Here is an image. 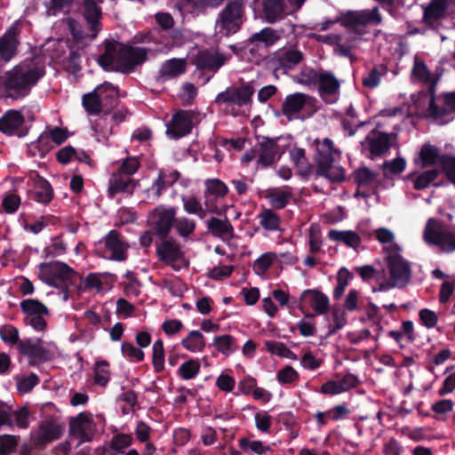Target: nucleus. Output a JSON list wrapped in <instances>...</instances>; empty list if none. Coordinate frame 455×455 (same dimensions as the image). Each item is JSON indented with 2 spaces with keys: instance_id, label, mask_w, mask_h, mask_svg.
I'll return each mask as SVG.
<instances>
[{
  "instance_id": "nucleus-13",
  "label": "nucleus",
  "mask_w": 455,
  "mask_h": 455,
  "mask_svg": "<svg viewBox=\"0 0 455 455\" xmlns=\"http://www.w3.org/2000/svg\"><path fill=\"white\" fill-rule=\"evenodd\" d=\"M423 21L434 26L448 16H455V0H431L423 6Z\"/></svg>"
},
{
  "instance_id": "nucleus-40",
  "label": "nucleus",
  "mask_w": 455,
  "mask_h": 455,
  "mask_svg": "<svg viewBox=\"0 0 455 455\" xmlns=\"http://www.w3.org/2000/svg\"><path fill=\"white\" fill-rule=\"evenodd\" d=\"M34 183L36 201L40 203H49L52 198V189L49 182L44 179L35 175Z\"/></svg>"
},
{
  "instance_id": "nucleus-59",
  "label": "nucleus",
  "mask_w": 455,
  "mask_h": 455,
  "mask_svg": "<svg viewBox=\"0 0 455 455\" xmlns=\"http://www.w3.org/2000/svg\"><path fill=\"white\" fill-rule=\"evenodd\" d=\"M332 320L330 324L331 331L343 328L347 323V314L344 309L333 307L331 311Z\"/></svg>"
},
{
  "instance_id": "nucleus-53",
  "label": "nucleus",
  "mask_w": 455,
  "mask_h": 455,
  "mask_svg": "<svg viewBox=\"0 0 455 455\" xmlns=\"http://www.w3.org/2000/svg\"><path fill=\"white\" fill-rule=\"evenodd\" d=\"M121 352L131 362H140L144 358V352L130 342H124L122 344Z\"/></svg>"
},
{
  "instance_id": "nucleus-15",
  "label": "nucleus",
  "mask_w": 455,
  "mask_h": 455,
  "mask_svg": "<svg viewBox=\"0 0 455 455\" xmlns=\"http://www.w3.org/2000/svg\"><path fill=\"white\" fill-rule=\"evenodd\" d=\"M71 435L80 443L92 440L96 432V424L89 412H82L69 422Z\"/></svg>"
},
{
  "instance_id": "nucleus-1",
  "label": "nucleus",
  "mask_w": 455,
  "mask_h": 455,
  "mask_svg": "<svg viewBox=\"0 0 455 455\" xmlns=\"http://www.w3.org/2000/svg\"><path fill=\"white\" fill-rule=\"evenodd\" d=\"M147 58V51L142 47H132L120 44L108 45L104 54L99 59L100 65L107 71L125 72Z\"/></svg>"
},
{
  "instance_id": "nucleus-20",
  "label": "nucleus",
  "mask_w": 455,
  "mask_h": 455,
  "mask_svg": "<svg viewBox=\"0 0 455 455\" xmlns=\"http://www.w3.org/2000/svg\"><path fill=\"white\" fill-rule=\"evenodd\" d=\"M192 114L188 111L177 112L167 124L166 133L172 139H179L190 132Z\"/></svg>"
},
{
  "instance_id": "nucleus-14",
  "label": "nucleus",
  "mask_w": 455,
  "mask_h": 455,
  "mask_svg": "<svg viewBox=\"0 0 455 455\" xmlns=\"http://www.w3.org/2000/svg\"><path fill=\"white\" fill-rule=\"evenodd\" d=\"M381 21L382 17L378 8L348 12L341 19L345 27L354 30H357L362 26L379 25Z\"/></svg>"
},
{
  "instance_id": "nucleus-17",
  "label": "nucleus",
  "mask_w": 455,
  "mask_h": 455,
  "mask_svg": "<svg viewBox=\"0 0 455 455\" xmlns=\"http://www.w3.org/2000/svg\"><path fill=\"white\" fill-rule=\"evenodd\" d=\"M157 254L163 261L175 270L184 268L188 264L180 246L170 241H164L158 245Z\"/></svg>"
},
{
  "instance_id": "nucleus-32",
  "label": "nucleus",
  "mask_w": 455,
  "mask_h": 455,
  "mask_svg": "<svg viewBox=\"0 0 455 455\" xmlns=\"http://www.w3.org/2000/svg\"><path fill=\"white\" fill-rule=\"evenodd\" d=\"M283 0H266L264 4V14L266 20L273 23L282 19L287 12Z\"/></svg>"
},
{
  "instance_id": "nucleus-34",
  "label": "nucleus",
  "mask_w": 455,
  "mask_h": 455,
  "mask_svg": "<svg viewBox=\"0 0 455 455\" xmlns=\"http://www.w3.org/2000/svg\"><path fill=\"white\" fill-rule=\"evenodd\" d=\"M438 176L436 170L427 171L422 173H410L405 180L411 182L415 189L420 190L427 188Z\"/></svg>"
},
{
  "instance_id": "nucleus-31",
  "label": "nucleus",
  "mask_w": 455,
  "mask_h": 455,
  "mask_svg": "<svg viewBox=\"0 0 455 455\" xmlns=\"http://www.w3.org/2000/svg\"><path fill=\"white\" fill-rule=\"evenodd\" d=\"M328 237L331 241L340 242L346 244L348 247L356 249L361 244V237L360 235L352 230H330L328 233Z\"/></svg>"
},
{
  "instance_id": "nucleus-37",
  "label": "nucleus",
  "mask_w": 455,
  "mask_h": 455,
  "mask_svg": "<svg viewBox=\"0 0 455 455\" xmlns=\"http://www.w3.org/2000/svg\"><path fill=\"white\" fill-rule=\"evenodd\" d=\"M182 347L189 352H202L205 347L204 337L198 331H191L182 340Z\"/></svg>"
},
{
  "instance_id": "nucleus-4",
  "label": "nucleus",
  "mask_w": 455,
  "mask_h": 455,
  "mask_svg": "<svg viewBox=\"0 0 455 455\" xmlns=\"http://www.w3.org/2000/svg\"><path fill=\"white\" fill-rule=\"evenodd\" d=\"M423 240L443 252H453L455 251V227L444 226L441 220L430 218L425 225Z\"/></svg>"
},
{
  "instance_id": "nucleus-2",
  "label": "nucleus",
  "mask_w": 455,
  "mask_h": 455,
  "mask_svg": "<svg viewBox=\"0 0 455 455\" xmlns=\"http://www.w3.org/2000/svg\"><path fill=\"white\" fill-rule=\"evenodd\" d=\"M43 76V68L33 61H27L14 67L6 74L4 85L9 96L17 99L27 95Z\"/></svg>"
},
{
  "instance_id": "nucleus-23",
  "label": "nucleus",
  "mask_w": 455,
  "mask_h": 455,
  "mask_svg": "<svg viewBox=\"0 0 455 455\" xmlns=\"http://www.w3.org/2000/svg\"><path fill=\"white\" fill-rule=\"evenodd\" d=\"M62 433V427L53 420H45L41 423L34 435L37 443H44L58 439Z\"/></svg>"
},
{
  "instance_id": "nucleus-39",
  "label": "nucleus",
  "mask_w": 455,
  "mask_h": 455,
  "mask_svg": "<svg viewBox=\"0 0 455 455\" xmlns=\"http://www.w3.org/2000/svg\"><path fill=\"white\" fill-rule=\"evenodd\" d=\"M212 345L218 352L226 356L232 355L237 348L235 338L228 334L215 337Z\"/></svg>"
},
{
  "instance_id": "nucleus-21",
  "label": "nucleus",
  "mask_w": 455,
  "mask_h": 455,
  "mask_svg": "<svg viewBox=\"0 0 455 455\" xmlns=\"http://www.w3.org/2000/svg\"><path fill=\"white\" fill-rule=\"evenodd\" d=\"M301 303L309 307L318 315L324 314L330 305L329 298L317 290H305L300 295Z\"/></svg>"
},
{
  "instance_id": "nucleus-8",
  "label": "nucleus",
  "mask_w": 455,
  "mask_h": 455,
  "mask_svg": "<svg viewBox=\"0 0 455 455\" xmlns=\"http://www.w3.org/2000/svg\"><path fill=\"white\" fill-rule=\"evenodd\" d=\"M414 163L421 168L440 164L449 180L455 185V156H441L435 147L426 144L421 148L419 155L415 158Z\"/></svg>"
},
{
  "instance_id": "nucleus-24",
  "label": "nucleus",
  "mask_w": 455,
  "mask_h": 455,
  "mask_svg": "<svg viewBox=\"0 0 455 455\" xmlns=\"http://www.w3.org/2000/svg\"><path fill=\"white\" fill-rule=\"evenodd\" d=\"M182 202L184 209L188 213L198 215L201 219L205 217L206 211L211 212L222 213L225 212L228 209V206L218 208L217 206L210 205L209 202L207 201L206 210H204L201 203L194 196L183 197Z\"/></svg>"
},
{
  "instance_id": "nucleus-54",
  "label": "nucleus",
  "mask_w": 455,
  "mask_h": 455,
  "mask_svg": "<svg viewBox=\"0 0 455 455\" xmlns=\"http://www.w3.org/2000/svg\"><path fill=\"white\" fill-rule=\"evenodd\" d=\"M153 365L158 372L164 370V349L161 340H156L153 344Z\"/></svg>"
},
{
  "instance_id": "nucleus-3",
  "label": "nucleus",
  "mask_w": 455,
  "mask_h": 455,
  "mask_svg": "<svg viewBox=\"0 0 455 455\" xmlns=\"http://www.w3.org/2000/svg\"><path fill=\"white\" fill-rule=\"evenodd\" d=\"M317 156H316V172L326 177L332 181H341L344 179L343 169L335 164L339 153L333 148L332 142L329 139L315 140Z\"/></svg>"
},
{
  "instance_id": "nucleus-62",
  "label": "nucleus",
  "mask_w": 455,
  "mask_h": 455,
  "mask_svg": "<svg viewBox=\"0 0 455 455\" xmlns=\"http://www.w3.org/2000/svg\"><path fill=\"white\" fill-rule=\"evenodd\" d=\"M174 226L178 233L182 236H188L196 228L195 221L185 217L177 219L174 221Z\"/></svg>"
},
{
  "instance_id": "nucleus-22",
  "label": "nucleus",
  "mask_w": 455,
  "mask_h": 455,
  "mask_svg": "<svg viewBox=\"0 0 455 455\" xmlns=\"http://www.w3.org/2000/svg\"><path fill=\"white\" fill-rule=\"evenodd\" d=\"M393 137L378 131L371 132L366 138L371 154L374 156L384 154L390 147Z\"/></svg>"
},
{
  "instance_id": "nucleus-36",
  "label": "nucleus",
  "mask_w": 455,
  "mask_h": 455,
  "mask_svg": "<svg viewBox=\"0 0 455 455\" xmlns=\"http://www.w3.org/2000/svg\"><path fill=\"white\" fill-rule=\"evenodd\" d=\"M208 229L216 236L227 240L233 235V228L228 220L212 218L208 221Z\"/></svg>"
},
{
  "instance_id": "nucleus-57",
  "label": "nucleus",
  "mask_w": 455,
  "mask_h": 455,
  "mask_svg": "<svg viewBox=\"0 0 455 455\" xmlns=\"http://www.w3.org/2000/svg\"><path fill=\"white\" fill-rule=\"evenodd\" d=\"M412 77L422 83H427L430 81V72L427 69L426 64L419 60L417 57L414 60V67L412 68Z\"/></svg>"
},
{
  "instance_id": "nucleus-42",
  "label": "nucleus",
  "mask_w": 455,
  "mask_h": 455,
  "mask_svg": "<svg viewBox=\"0 0 455 455\" xmlns=\"http://www.w3.org/2000/svg\"><path fill=\"white\" fill-rule=\"evenodd\" d=\"M54 147L51 138L46 131H44L36 141L29 145V152L33 155L44 156L48 151Z\"/></svg>"
},
{
  "instance_id": "nucleus-6",
  "label": "nucleus",
  "mask_w": 455,
  "mask_h": 455,
  "mask_svg": "<svg viewBox=\"0 0 455 455\" xmlns=\"http://www.w3.org/2000/svg\"><path fill=\"white\" fill-rule=\"evenodd\" d=\"M243 8L240 0L228 4L220 13L215 24V35L228 36L237 32L243 23Z\"/></svg>"
},
{
  "instance_id": "nucleus-46",
  "label": "nucleus",
  "mask_w": 455,
  "mask_h": 455,
  "mask_svg": "<svg viewBox=\"0 0 455 455\" xmlns=\"http://www.w3.org/2000/svg\"><path fill=\"white\" fill-rule=\"evenodd\" d=\"M264 344L267 350L272 355H275L291 360L297 359L296 355L282 342L267 340L265 341Z\"/></svg>"
},
{
  "instance_id": "nucleus-28",
  "label": "nucleus",
  "mask_w": 455,
  "mask_h": 455,
  "mask_svg": "<svg viewBox=\"0 0 455 455\" xmlns=\"http://www.w3.org/2000/svg\"><path fill=\"white\" fill-rule=\"evenodd\" d=\"M376 239L383 245V249L387 254H395L401 251L400 246L395 243L394 232L386 228H380L374 230Z\"/></svg>"
},
{
  "instance_id": "nucleus-47",
  "label": "nucleus",
  "mask_w": 455,
  "mask_h": 455,
  "mask_svg": "<svg viewBox=\"0 0 455 455\" xmlns=\"http://www.w3.org/2000/svg\"><path fill=\"white\" fill-rule=\"evenodd\" d=\"M339 85L337 79L330 74H323L319 77V90L323 97L334 94Z\"/></svg>"
},
{
  "instance_id": "nucleus-58",
  "label": "nucleus",
  "mask_w": 455,
  "mask_h": 455,
  "mask_svg": "<svg viewBox=\"0 0 455 455\" xmlns=\"http://www.w3.org/2000/svg\"><path fill=\"white\" fill-rule=\"evenodd\" d=\"M255 426L262 433H268L272 426V416L266 411H259L254 416Z\"/></svg>"
},
{
  "instance_id": "nucleus-5",
  "label": "nucleus",
  "mask_w": 455,
  "mask_h": 455,
  "mask_svg": "<svg viewBox=\"0 0 455 455\" xmlns=\"http://www.w3.org/2000/svg\"><path fill=\"white\" fill-rule=\"evenodd\" d=\"M389 273V279L379 281L378 288H374L373 291H383L394 287H403L411 279V268L403 258L400 255V251L395 254H387L386 256Z\"/></svg>"
},
{
  "instance_id": "nucleus-61",
  "label": "nucleus",
  "mask_w": 455,
  "mask_h": 455,
  "mask_svg": "<svg viewBox=\"0 0 455 455\" xmlns=\"http://www.w3.org/2000/svg\"><path fill=\"white\" fill-rule=\"evenodd\" d=\"M29 423V413L26 408L14 411L10 418V425H14L20 428H26Z\"/></svg>"
},
{
  "instance_id": "nucleus-52",
  "label": "nucleus",
  "mask_w": 455,
  "mask_h": 455,
  "mask_svg": "<svg viewBox=\"0 0 455 455\" xmlns=\"http://www.w3.org/2000/svg\"><path fill=\"white\" fill-rule=\"evenodd\" d=\"M240 446L244 451H250L261 455L270 451V446L265 445L261 441L243 438L240 440Z\"/></svg>"
},
{
  "instance_id": "nucleus-43",
  "label": "nucleus",
  "mask_w": 455,
  "mask_h": 455,
  "mask_svg": "<svg viewBox=\"0 0 455 455\" xmlns=\"http://www.w3.org/2000/svg\"><path fill=\"white\" fill-rule=\"evenodd\" d=\"M95 90L105 108L109 107L111 105V100L118 96L117 88L107 82L97 86Z\"/></svg>"
},
{
  "instance_id": "nucleus-38",
  "label": "nucleus",
  "mask_w": 455,
  "mask_h": 455,
  "mask_svg": "<svg viewBox=\"0 0 455 455\" xmlns=\"http://www.w3.org/2000/svg\"><path fill=\"white\" fill-rule=\"evenodd\" d=\"M226 59L220 53L202 52L197 58V65L202 68H219Z\"/></svg>"
},
{
  "instance_id": "nucleus-16",
  "label": "nucleus",
  "mask_w": 455,
  "mask_h": 455,
  "mask_svg": "<svg viewBox=\"0 0 455 455\" xmlns=\"http://www.w3.org/2000/svg\"><path fill=\"white\" fill-rule=\"evenodd\" d=\"M175 210L172 207H156L148 218L149 227L161 236L166 235L173 224Z\"/></svg>"
},
{
  "instance_id": "nucleus-50",
  "label": "nucleus",
  "mask_w": 455,
  "mask_h": 455,
  "mask_svg": "<svg viewBox=\"0 0 455 455\" xmlns=\"http://www.w3.org/2000/svg\"><path fill=\"white\" fill-rule=\"evenodd\" d=\"M387 68L384 66H379L372 68L368 75L363 78V84L366 87H377L381 80V77L386 74Z\"/></svg>"
},
{
  "instance_id": "nucleus-29",
  "label": "nucleus",
  "mask_w": 455,
  "mask_h": 455,
  "mask_svg": "<svg viewBox=\"0 0 455 455\" xmlns=\"http://www.w3.org/2000/svg\"><path fill=\"white\" fill-rule=\"evenodd\" d=\"M179 176V172L176 171L161 172L157 180L148 190V193L152 195L153 198H157L161 195L162 190L178 180Z\"/></svg>"
},
{
  "instance_id": "nucleus-41",
  "label": "nucleus",
  "mask_w": 455,
  "mask_h": 455,
  "mask_svg": "<svg viewBox=\"0 0 455 455\" xmlns=\"http://www.w3.org/2000/svg\"><path fill=\"white\" fill-rule=\"evenodd\" d=\"M280 39V35L272 28H266L261 31L253 34L250 41L254 44H262L264 46L268 47L273 45Z\"/></svg>"
},
{
  "instance_id": "nucleus-64",
  "label": "nucleus",
  "mask_w": 455,
  "mask_h": 455,
  "mask_svg": "<svg viewBox=\"0 0 455 455\" xmlns=\"http://www.w3.org/2000/svg\"><path fill=\"white\" fill-rule=\"evenodd\" d=\"M276 379L282 384H290L299 379V373L293 367L288 365L277 372Z\"/></svg>"
},
{
  "instance_id": "nucleus-25",
  "label": "nucleus",
  "mask_w": 455,
  "mask_h": 455,
  "mask_svg": "<svg viewBox=\"0 0 455 455\" xmlns=\"http://www.w3.org/2000/svg\"><path fill=\"white\" fill-rule=\"evenodd\" d=\"M83 12L84 19L87 20L92 31L90 37L93 39L96 37L97 32L100 29V20L101 18L100 8L93 0H84Z\"/></svg>"
},
{
  "instance_id": "nucleus-35",
  "label": "nucleus",
  "mask_w": 455,
  "mask_h": 455,
  "mask_svg": "<svg viewBox=\"0 0 455 455\" xmlns=\"http://www.w3.org/2000/svg\"><path fill=\"white\" fill-rule=\"evenodd\" d=\"M121 172L115 174L109 183L108 192L113 196L119 192L132 193L135 188V182L130 178L122 177Z\"/></svg>"
},
{
  "instance_id": "nucleus-45",
  "label": "nucleus",
  "mask_w": 455,
  "mask_h": 455,
  "mask_svg": "<svg viewBox=\"0 0 455 455\" xmlns=\"http://www.w3.org/2000/svg\"><path fill=\"white\" fill-rule=\"evenodd\" d=\"M200 363L196 359H189L178 369V375L184 380L194 379L200 371Z\"/></svg>"
},
{
  "instance_id": "nucleus-33",
  "label": "nucleus",
  "mask_w": 455,
  "mask_h": 455,
  "mask_svg": "<svg viewBox=\"0 0 455 455\" xmlns=\"http://www.w3.org/2000/svg\"><path fill=\"white\" fill-rule=\"evenodd\" d=\"M17 46V39L13 31L6 32L0 38V60L9 61L14 55Z\"/></svg>"
},
{
  "instance_id": "nucleus-63",
  "label": "nucleus",
  "mask_w": 455,
  "mask_h": 455,
  "mask_svg": "<svg viewBox=\"0 0 455 455\" xmlns=\"http://www.w3.org/2000/svg\"><path fill=\"white\" fill-rule=\"evenodd\" d=\"M215 384L220 390L230 393L235 389V380L228 373L222 372L217 377Z\"/></svg>"
},
{
  "instance_id": "nucleus-55",
  "label": "nucleus",
  "mask_w": 455,
  "mask_h": 455,
  "mask_svg": "<svg viewBox=\"0 0 455 455\" xmlns=\"http://www.w3.org/2000/svg\"><path fill=\"white\" fill-rule=\"evenodd\" d=\"M302 53L297 50H291L283 52L280 57V66L283 68H291L300 62Z\"/></svg>"
},
{
  "instance_id": "nucleus-11",
  "label": "nucleus",
  "mask_w": 455,
  "mask_h": 455,
  "mask_svg": "<svg viewBox=\"0 0 455 455\" xmlns=\"http://www.w3.org/2000/svg\"><path fill=\"white\" fill-rule=\"evenodd\" d=\"M38 275L48 285L58 287L61 283L72 280L75 272L65 263L52 261L42 263Z\"/></svg>"
},
{
  "instance_id": "nucleus-44",
  "label": "nucleus",
  "mask_w": 455,
  "mask_h": 455,
  "mask_svg": "<svg viewBox=\"0 0 455 455\" xmlns=\"http://www.w3.org/2000/svg\"><path fill=\"white\" fill-rule=\"evenodd\" d=\"M83 106L90 115L98 114L105 108L95 89L93 92L84 95Z\"/></svg>"
},
{
  "instance_id": "nucleus-12",
  "label": "nucleus",
  "mask_w": 455,
  "mask_h": 455,
  "mask_svg": "<svg viewBox=\"0 0 455 455\" xmlns=\"http://www.w3.org/2000/svg\"><path fill=\"white\" fill-rule=\"evenodd\" d=\"M424 100L428 103V115L439 124L447 123L450 118H445L455 111V92L448 93L443 98L435 99L432 95H424Z\"/></svg>"
},
{
  "instance_id": "nucleus-7",
  "label": "nucleus",
  "mask_w": 455,
  "mask_h": 455,
  "mask_svg": "<svg viewBox=\"0 0 455 455\" xmlns=\"http://www.w3.org/2000/svg\"><path fill=\"white\" fill-rule=\"evenodd\" d=\"M253 93L254 88L251 84L230 87L218 94L216 102L227 104L233 116H239L243 113L242 108L251 105Z\"/></svg>"
},
{
  "instance_id": "nucleus-51",
  "label": "nucleus",
  "mask_w": 455,
  "mask_h": 455,
  "mask_svg": "<svg viewBox=\"0 0 455 455\" xmlns=\"http://www.w3.org/2000/svg\"><path fill=\"white\" fill-rule=\"evenodd\" d=\"M260 224L267 230H277L280 220L276 213L271 210H265L260 215Z\"/></svg>"
},
{
  "instance_id": "nucleus-10",
  "label": "nucleus",
  "mask_w": 455,
  "mask_h": 455,
  "mask_svg": "<svg viewBox=\"0 0 455 455\" xmlns=\"http://www.w3.org/2000/svg\"><path fill=\"white\" fill-rule=\"evenodd\" d=\"M129 244L116 230H111L98 244L97 251L104 259L122 261L126 259Z\"/></svg>"
},
{
  "instance_id": "nucleus-49",
  "label": "nucleus",
  "mask_w": 455,
  "mask_h": 455,
  "mask_svg": "<svg viewBox=\"0 0 455 455\" xmlns=\"http://www.w3.org/2000/svg\"><path fill=\"white\" fill-rule=\"evenodd\" d=\"M275 259L276 255L274 252H266L262 254L253 264L254 272L258 275H264Z\"/></svg>"
},
{
  "instance_id": "nucleus-9",
  "label": "nucleus",
  "mask_w": 455,
  "mask_h": 455,
  "mask_svg": "<svg viewBox=\"0 0 455 455\" xmlns=\"http://www.w3.org/2000/svg\"><path fill=\"white\" fill-rule=\"evenodd\" d=\"M20 309L24 314L23 322L36 331H44L47 329L46 318L50 312L48 307L36 299H26L20 301Z\"/></svg>"
},
{
  "instance_id": "nucleus-30",
  "label": "nucleus",
  "mask_w": 455,
  "mask_h": 455,
  "mask_svg": "<svg viewBox=\"0 0 455 455\" xmlns=\"http://www.w3.org/2000/svg\"><path fill=\"white\" fill-rule=\"evenodd\" d=\"M266 198L275 208H283L291 198V191L288 187L283 188H271L265 192Z\"/></svg>"
},
{
  "instance_id": "nucleus-18",
  "label": "nucleus",
  "mask_w": 455,
  "mask_h": 455,
  "mask_svg": "<svg viewBox=\"0 0 455 455\" xmlns=\"http://www.w3.org/2000/svg\"><path fill=\"white\" fill-rule=\"evenodd\" d=\"M315 107L314 100L304 93L288 95L283 104V113L288 119H294L302 110H312Z\"/></svg>"
},
{
  "instance_id": "nucleus-26",
  "label": "nucleus",
  "mask_w": 455,
  "mask_h": 455,
  "mask_svg": "<svg viewBox=\"0 0 455 455\" xmlns=\"http://www.w3.org/2000/svg\"><path fill=\"white\" fill-rule=\"evenodd\" d=\"M24 123L23 116L17 110H8L0 118V132L11 135Z\"/></svg>"
},
{
  "instance_id": "nucleus-48",
  "label": "nucleus",
  "mask_w": 455,
  "mask_h": 455,
  "mask_svg": "<svg viewBox=\"0 0 455 455\" xmlns=\"http://www.w3.org/2000/svg\"><path fill=\"white\" fill-rule=\"evenodd\" d=\"M110 379L109 364L106 361H97L94 368L95 383L105 386Z\"/></svg>"
},
{
  "instance_id": "nucleus-60",
  "label": "nucleus",
  "mask_w": 455,
  "mask_h": 455,
  "mask_svg": "<svg viewBox=\"0 0 455 455\" xmlns=\"http://www.w3.org/2000/svg\"><path fill=\"white\" fill-rule=\"evenodd\" d=\"M419 317L421 324L427 329L435 327L439 319L437 313L428 308L420 309L419 311Z\"/></svg>"
},
{
  "instance_id": "nucleus-56",
  "label": "nucleus",
  "mask_w": 455,
  "mask_h": 455,
  "mask_svg": "<svg viewBox=\"0 0 455 455\" xmlns=\"http://www.w3.org/2000/svg\"><path fill=\"white\" fill-rule=\"evenodd\" d=\"M205 185L208 193L215 197H224L228 192L227 185L218 179L209 180Z\"/></svg>"
},
{
  "instance_id": "nucleus-27",
  "label": "nucleus",
  "mask_w": 455,
  "mask_h": 455,
  "mask_svg": "<svg viewBox=\"0 0 455 455\" xmlns=\"http://www.w3.org/2000/svg\"><path fill=\"white\" fill-rule=\"evenodd\" d=\"M187 67L184 59H172L165 61L159 71V77L162 80H169L185 72Z\"/></svg>"
},
{
  "instance_id": "nucleus-19",
  "label": "nucleus",
  "mask_w": 455,
  "mask_h": 455,
  "mask_svg": "<svg viewBox=\"0 0 455 455\" xmlns=\"http://www.w3.org/2000/svg\"><path fill=\"white\" fill-rule=\"evenodd\" d=\"M283 150L278 145V140L264 138L259 142L258 164L267 167L278 160Z\"/></svg>"
}]
</instances>
